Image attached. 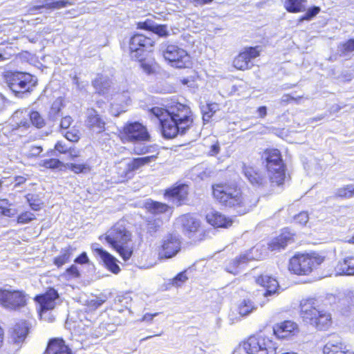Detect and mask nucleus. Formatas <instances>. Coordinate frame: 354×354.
I'll use <instances>...</instances> for the list:
<instances>
[{
    "instance_id": "obj_16",
    "label": "nucleus",
    "mask_w": 354,
    "mask_h": 354,
    "mask_svg": "<svg viewBox=\"0 0 354 354\" xmlns=\"http://www.w3.org/2000/svg\"><path fill=\"white\" fill-rule=\"evenodd\" d=\"M324 354H354L348 348L342 339L338 336H333L323 348Z\"/></svg>"
},
{
    "instance_id": "obj_32",
    "label": "nucleus",
    "mask_w": 354,
    "mask_h": 354,
    "mask_svg": "<svg viewBox=\"0 0 354 354\" xmlns=\"http://www.w3.org/2000/svg\"><path fill=\"white\" fill-rule=\"evenodd\" d=\"M157 158V156L155 155L133 158L131 162L127 164V171H134L136 170L139 169L145 165L150 163L152 161H154Z\"/></svg>"
},
{
    "instance_id": "obj_41",
    "label": "nucleus",
    "mask_w": 354,
    "mask_h": 354,
    "mask_svg": "<svg viewBox=\"0 0 354 354\" xmlns=\"http://www.w3.org/2000/svg\"><path fill=\"white\" fill-rule=\"evenodd\" d=\"M162 221L158 219H151L147 221V230L148 233L153 236L157 231L159 230L162 225Z\"/></svg>"
},
{
    "instance_id": "obj_63",
    "label": "nucleus",
    "mask_w": 354,
    "mask_h": 354,
    "mask_svg": "<svg viewBox=\"0 0 354 354\" xmlns=\"http://www.w3.org/2000/svg\"><path fill=\"white\" fill-rule=\"evenodd\" d=\"M75 262L79 264H85L89 262L88 257L86 252H82L80 256H78L75 259Z\"/></svg>"
},
{
    "instance_id": "obj_2",
    "label": "nucleus",
    "mask_w": 354,
    "mask_h": 354,
    "mask_svg": "<svg viewBox=\"0 0 354 354\" xmlns=\"http://www.w3.org/2000/svg\"><path fill=\"white\" fill-rule=\"evenodd\" d=\"M212 193L214 198L222 205L232 209L239 215L248 212L257 203V200L252 202L243 197L237 187L227 184L213 185Z\"/></svg>"
},
{
    "instance_id": "obj_21",
    "label": "nucleus",
    "mask_w": 354,
    "mask_h": 354,
    "mask_svg": "<svg viewBox=\"0 0 354 354\" xmlns=\"http://www.w3.org/2000/svg\"><path fill=\"white\" fill-rule=\"evenodd\" d=\"M188 186L180 184L166 191L165 195L169 197L170 201L177 206L180 205L187 198Z\"/></svg>"
},
{
    "instance_id": "obj_53",
    "label": "nucleus",
    "mask_w": 354,
    "mask_h": 354,
    "mask_svg": "<svg viewBox=\"0 0 354 354\" xmlns=\"http://www.w3.org/2000/svg\"><path fill=\"white\" fill-rule=\"evenodd\" d=\"M35 218V214L30 212H25L19 215L17 222L19 223H27Z\"/></svg>"
},
{
    "instance_id": "obj_40",
    "label": "nucleus",
    "mask_w": 354,
    "mask_h": 354,
    "mask_svg": "<svg viewBox=\"0 0 354 354\" xmlns=\"http://www.w3.org/2000/svg\"><path fill=\"white\" fill-rule=\"evenodd\" d=\"M11 203H10L8 199L0 198V209H1V214L3 216L11 217L15 215V210L10 208Z\"/></svg>"
},
{
    "instance_id": "obj_48",
    "label": "nucleus",
    "mask_w": 354,
    "mask_h": 354,
    "mask_svg": "<svg viewBox=\"0 0 354 354\" xmlns=\"http://www.w3.org/2000/svg\"><path fill=\"white\" fill-rule=\"evenodd\" d=\"M27 201L29 203L30 207L32 209L35 211H37L40 209L41 203L39 198H37V196L32 195V194H28L26 196Z\"/></svg>"
},
{
    "instance_id": "obj_62",
    "label": "nucleus",
    "mask_w": 354,
    "mask_h": 354,
    "mask_svg": "<svg viewBox=\"0 0 354 354\" xmlns=\"http://www.w3.org/2000/svg\"><path fill=\"white\" fill-rule=\"evenodd\" d=\"M66 272L71 277L77 278L80 276V272L76 266L72 265L66 269Z\"/></svg>"
},
{
    "instance_id": "obj_42",
    "label": "nucleus",
    "mask_w": 354,
    "mask_h": 354,
    "mask_svg": "<svg viewBox=\"0 0 354 354\" xmlns=\"http://www.w3.org/2000/svg\"><path fill=\"white\" fill-rule=\"evenodd\" d=\"M138 59L140 62L141 68L146 74L150 75L154 73L155 69L153 61L143 59V56H141V59Z\"/></svg>"
},
{
    "instance_id": "obj_52",
    "label": "nucleus",
    "mask_w": 354,
    "mask_h": 354,
    "mask_svg": "<svg viewBox=\"0 0 354 354\" xmlns=\"http://www.w3.org/2000/svg\"><path fill=\"white\" fill-rule=\"evenodd\" d=\"M187 279L188 278L185 274V271L181 272L172 279L171 283L173 286L176 287L181 286L182 284L187 280Z\"/></svg>"
},
{
    "instance_id": "obj_57",
    "label": "nucleus",
    "mask_w": 354,
    "mask_h": 354,
    "mask_svg": "<svg viewBox=\"0 0 354 354\" xmlns=\"http://www.w3.org/2000/svg\"><path fill=\"white\" fill-rule=\"evenodd\" d=\"M43 149L41 146L31 145L29 147L27 156L29 158L37 157L40 155Z\"/></svg>"
},
{
    "instance_id": "obj_18",
    "label": "nucleus",
    "mask_w": 354,
    "mask_h": 354,
    "mask_svg": "<svg viewBox=\"0 0 354 354\" xmlns=\"http://www.w3.org/2000/svg\"><path fill=\"white\" fill-rule=\"evenodd\" d=\"M93 250L97 254L103 261L106 267L113 273L118 274L120 271L119 266L117 264L116 259L100 247V245L95 243L92 245Z\"/></svg>"
},
{
    "instance_id": "obj_5",
    "label": "nucleus",
    "mask_w": 354,
    "mask_h": 354,
    "mask_svg": "<svg viewBox=\"0 0 354 354\" xmlns=\"http://www.w3.org/2000/svg\"><path fill=\"white\" fill-rule=\"evenodd\" d=\"M8 87L17 97L30 93L37 84V80L30 73L15 72L6 77Z\"/></svg>"
},
{
    "instance_id": "obj_10",
    "label": "nucleus",
    "mask_w": 354,
    "mask_h": 354,
    "mask_svg": "<svg viewBox=\"0 0 354 354\" xmlns=\"http://www.w3.org/2000/svg\"><path fill=\"white\" fill-rule=\"evenodd\" d=\"M163 56L176 68H186L191 64L190 56L187 51L176 45H167L163 50Z\"/></svg>"
},
{
    "instance_id": "obj_61",
    "label": "nucleus",
    "mask_w": 354,
    "mask_h": 354,
    "mask_svg": "<svg viewBox=\"0 0 354 354\" xmlns=\"http://www.w3.org/2000/svg\"><path fill=\"white\" fill-rule=\"evenodd\" d=\"M30 127V122L27 118L22 119L20 122H17V126L13 129L15 131L19 130L21 128H23L25 130H27Z\"/></svg>"
},
{
    "instance_id": "obj_14",
    "label": "nucleus",
    "mask_w": 354,
    "mask_h": 354,
    "mask_svg": "<svg viewBox=\"0 0 354 354\" xmlns=\"http://www.w3.org/2000/svg\"><path fill=\"white\" fill-rule=\"evenodd\" d=\"M180 250V241L179 236L176 234H168L162 241L158 250V255L160 259H169L174 257Z\"/></svg>"
},
{
    "instance_id": "obj_28",
    "label": "nucleus",
    "mask_w": 354,
    "mask_h": 354,
    "mask_svg": "<svg viewBox=\"0 0 354 354\" xmlns=\"http://www.w3.org/2000/svg\"><path fill=\"white\" fill-rule=\"evenodd\" d=\"M44 354H73L62 339L53 338L48 344Z\"/></svg>"
},
{
    "instance_id": "obj_46",
    "label": "nucleus",
    "mask_w": 354,
    "mask_h": 354,
    "mask_svg": "<svg viewBox=\"0 0 354 354\" xmlns=\"http://www.w3.org/2000/svg\"><path fill=\"white\" fill-rule=\"evenodd\" d=\"M62 162L55 158L46 159L41 162L40 165L48 169H57L62 165Z\"/></svg>"
},
{
    "instance_id": "obj_56",
    "label": "nucleus",
    "mask_w": 354,
    "mask_h": 354,
    "mask_svg": "<svg viewBox=\"0 0 354 354\" xmlns=\"http://www.w3.org/2000/svg\"><path fill=\"white\" fill-rule=\"evenodd\" d=\"M65 138L71 142H77L80 139L79 132L76 129L68 131L64 134Z\"/></svg>"
},
{
    "instance_id": "obj_12",
    "label": "nucleus",
    "mask_w": 354,
    "mask_h": 354,
    "mask_svg": "<svg viewBox=\"0 0 354 354\" xmlns=\"http://www.w3.org/2000/svg\"><path fill=\"white\" fill-rule=\"evenodd\" d=\"M123 135L126 140L133 142L150 140V135L146 127L138 122L126 124L123 127Z\"/></svg>"
},
{
    "instance_id": "obj_59",
    "label": "nucleus",
    "mask_w": 354,
    "mask_h": 354,
    "mask_svg": "<svg viewBox=\"0 0 354 354\" xmlns=\"http://www.w3.org/2000/svg\"><path fill=\"white\" fill-rule=\"evenodd\" d=\"M73 122V119L71 116H65L61 119L59 127L62 129H66L70 127Z\"/></svg>"
},
{
    "instance_id": "obj_54",
    "label": "nucleus",
    "mask_w": 354,
    "mask_h": 354,
    "mask_svg": "<svg viewBox=\"0 0 354 354\" xmlns=\"http://www.w3.org/2000/svg\"><path fill=\"white\" fill-rule=\"evenodd\" d=\"M68 168L75 174L84 173L89 170L88 167L82 164L71 163L68 165Z\"/></svg>"
},
{
    "instance_id": "obj_7",
    "label": "nucleus",
    "mask_w": 354,
    "mask_h": 354,
    "mask_svg": "<svg viewBox=\"0 0 354 354\" xmlns=\"http://www.w3.org/2000/svg\"><path fill=\"white\" fill-rule=\"evenodd\" d=\"M25 292L12 288H0V305L6 309L19 310L27 304Z\"/></svg>"
},
{
    "instance_id": "obj_24",
    "label": "nucleus",
    "mask_w": 354,
    "mask_h": 354,
    "mask_svg": "<svg viewBox=\"0 0 354 354\" xmlns=\"http://www.w3.org/2000/svg\"><path fill=\"white\" fill-rule=\"evenodd\" d=\"M292 242V234L290 232L284 230L279 236L273 239L268 243V249L272 252H279Z\"/></svg>"
},
{
    "instance_id": "obj_34",
    "label": "nucleus",
    "mask_w": 354,
    "mask_h": 354,
    "mask_svg": "<svg viewBox=\"0 0 354 354\" xmlns=\"http://www.w3.org/2000/svg\"><path fill=\"white\" fill-rule=\"evenodd\" d=\"M73 4L69 0H44L41 7L48 9H60Z\"/></svg>"
},
{
    "instance_id": "obj_47",
    "label": "nucleus",
    "mask_w": 354,
    "mask_h": 354,
    "mask_svg": "<svg viewBox=\"0 0 354 354\" xmlns=\"http://www.w3.org/2000/svg\"><path fill=\"white\" fill-rule=\"evenodd\" d=\"M153 34L158 35L159 37H167L169 35L167 27L166 25H157L155 24L151 32H149L150 37Z\"/></svg>"
},
{
    "instance_id": "obj_55",
    "label": "nucleus",
    "mask_w": 354,
    "mask_h": 354,
    "mask_svg": "<svg viewBox=\"0 0 354 354\" xmlns=\"http://www.w3.org/2000/svg\"><path fill=\"white\" fill-rule=\"evenodd\" d=\"M309 216L306 212H301L295 216V221L296 223H299L301 225H304L308 221Z\"/></svg>"
},
{
    "instance_id": "obj_35",
    "label": "nucleus",
    "mask_w": 354,
    "mask_h": 354,
    "mask_svg": "<svg viewBox=\"0 0 354 354\" xmlns=\"http://www.w3.org/2000/svg\"><path fill=\"white\" fill-rule=\"evenodd\" d=\"M62 104L61 100H55L51 105L50 111L48 112V118L51 121H57L62 116Z\"/></svg>"
},
{
    "instance_id": "obj_33",
    "label": "nucleus",
    "mask_w": 354,
    "mask_h": 354,
    "mask_svg": "<svg viewBox=\"0 0 354 354\" xmlns=\"http://www.w3.org/2000/svg\"><path fill=\"white\" fill-rule=\"evenodd\" d=\"M306 2L307 0H285L283 6L288 12L297 13L306 10Z\"/></svg>"
},
{
    "instance_id": "obj_60",
    "label": "nucleus",
    "mask_w": 354,
    "mask_h": 354,
    "mask_svg": "<svg viewBox=\"0 0 354 354\" xmlns=\"http://www.w3.org/2000/svg\"><path fill=\"white\" fill-rule=\"evenodd\" d=\"M131 298L128 295H119L115 299V304H121L127 308V305L131 301Z\"/></svg>"
},
{
    "instance_id": "obj_64",
    "label": "nucleus",
    "mask_w": 354,
    "mask_h": 354,
    "mask_svg": "<svg viewBox=\"0 0 354 354\" xmlns=\"http://www.w3.org/2000/svg\"><path fill=\"white\" fill-rule=\"evenodd\" d=\"M55 149L60 153H66L68 147L62 142H57L55 146Z\"/></svg>"
},
{
    "instance_id": "obj_45",
    "label": "nucleus",
    "mask_w": 354,
    "mask_h": 354,
    "mask_svg": "<svg viewBox=\"0 0 354 354\" xmlns=\"http://www.w3.org/2000/svg\"><path fill=\"white\" fill-rule=\"evenodd\" d=\"M106 299L107 297L106 295H102L95 297V299H91L88 302V306L92 310H95L101 306L106 301Z\"/></svg>"
},
{
    "instance_id": "obj_22",
    "label": "nucleus",
    "mask_w": 354,
    "mask_h": 354,
    "mask_svg": "<svg viewBox=\"0 0 354 354\" xmlns=\"http://www.w3.org/2000/svg\"><path fill=\"white\" fill-rule=\"evenodd\" d=\"M273 333L279 339H284L298 333V326L293 322L285 321L274 326Z\"/></svg>"
},
{
    "instance_id": "obj_8",
    "label": "nucleus",
    "mask_w": 354,
    "mask_h": 354,
    "mask_svg": "<svg viewBox=\"0 0 354 354\" xmlns=\"http://www.w3.org/2000/svg\"><path fill=\"white\" fill-rule=\"evenodd\" d=\"M248 354H276V344L268 337L262 335L250 337L243 344Z\"/></svg>"
},
{
    "instance_id": "obj_23",
    "label": "nucleus",
    "mask_w": 354,
    "mask_h": 354,
    "mask_svg": "<svg viewBox=\"0 0 354 354\" xmlns=\"http://www.w3.org/2000/svg\"><path fill=\"white\" fill-rule=\"evenodd\" d=\"M257 308V305L253 301L250 299H244L239 304L236 311L239 314V317H235L234 313L232 312L229 315V317L233 322L234 321L240 320L241 317H246Z\"/></svg>"
},
{
    "instance_id": "obj_36",
    "label": "nucleus",
    "mask_w": 354,
    "mask_h": 354,
    "mask_svg": "<svg viewBox=\"0 0 354 354\" xmlns=\"http://www.w3.org/2000/svg\"><path fill=\"white\" fill-rule=\"evenodd\" d=\"M71 248H66L61 250L60 254L54 259V263L58 268L62 266L66 263L71 257Z\"/></svg>"
},
{
    "instance_id": "obj_31",
    "label": "nucleus",
    "mask_w": 354,
    "mask_h": 354,
    "mask_svg": "<svg viewBox=\"0 0 354 354\" xmlns=\"http://www.w3.org/2000/svg\"><path fill=\"white\" fill-rule=\"evenodd\" d=\"M336 272L338 274L354 275V257H347L339 261L336 266Z\"/></svg>"
},
{
    "instance_id": "obj_27",
    "label": "nucleus",
    "mask_w": 354,
    "mask_h": 354,
    "mask_svg": "<svg viewBox=\"0 0 354 354\" xmlns=\"http://www.w3.org/2000/svg\"><path fill=\"white\" fill-rule=\"evenodd\" d=\"M28 328L24 324H17L11 335L10 341L12 343L13 349L18 350L24 341L28 334Z\"/></svg>"
},
{
    "instance_id": "obj_13",
    "label": "nucleus",
    "mask_w": 354,
    "mask_h": 354,
    "mask_svg": "<svg viewBox=\"0 0 354 354\" xmlns=\"http://www.w3.org/2000/svg\"><path fill=\"white\" fill-rule=\"evenodd\" d=\"M105 239L113 248H115L126 245L131 239V233L126 230L122 223H118L106 232Z\"/></svg>"
},
{
    "instance_id": "obj_20",
    "label": "nucleus",
    "mask_w": 354,
    "mask_h": 354,
    "mask_svg": "<svg viewBox=\"0 0 354 354\" xmlns=\"http://www.w3.org/2000/svg\"><path fill=\"white\" fill-rule=\"evenodd\" d=\"M177 223L181 226L183 232L189 237L192 233L198 230L200 226V222L189 214L180 216L177 220Z\"/></svg>"
},
{
    "instance_id": "obj_58",
    "label": "nucleus",
    "mask_w": 354,
    "mask_h": 354,
    "mask_svg": "<svg viewBox=\"0 0 354 354\" xmlns=\"http://www.w3.org/2000/svg\"><path fill=\"white\" fill-rule=\"evenodd\" d=\"M155 24L152 20L147 19L138 23V28L151 30L152 32Z\"/></svg>"
},
{
    "instance_id": "obj_30",
    "label": "nucleus",
    "mask_w": 354,
    "mask_h": 354,
    "mask_svg": "<svg viewBox=\"0 0 354 354\" xmlns=\"http://www.w3.org/2000/svg\"><path fill=\"white\" fill-rule=\"evenodd\" d=\"M145 207L151 214L159 215L167 212L170 207L168 205L151 199H148L145 203Z\"/></svg>"
},
{
    "instance_id": "obj_49",
    "label": "nucleus",
    "mask_w": 354,
    "mask_h": 354,
    "mask_svg": "<svg viewBox=\"0 0 354 354\" xmlns=\"http://www.w3.org/2000/svg\"><path fill=\"white\" fill-rule=\"evenodd\" d=\"M352 185H348L344 187L339 188L336 190L335 194L341 198H351L353 197L351 193Z\"/></svg>"
},
{
    "instance_id": "obj_37",
    "label": "nucleus",
    "mask_w": 354,
    "mask_h": 354,
    "mask_svg": "<svg viewBox=\"0 0 354 354\" xmlns=\"http://www.w3.org/2000/svg\"><path fill=\"white\" fill-rule=\"evenodd\" d=\"M27 116L29 118L32 124L37 129H41L46 124L44 119L38 111H30L27 113Z\"/></svg>"
},
{
    "instance_id": "obj_11",
    "label": "nucleus",
    "mask_w": 354,
    "mask_h": 354,
    "mask_svg": "<svg viewBox=\"0 0 354 354\" xmlns=\"http://www.w3.org/2000/svg\"><path fill=\"white\" fill-rule=\"evenodd\" d=\"M154 40L150 37L142 34H135L129 41V50L132 58L141 59L145 52L152 50Z\"/></svg>"
},
{
    "instance_id": "obj_43",
    "label": "nucleus",
    "mask_w": 354,
    "mask_h": 354,
    "mask_svg": "<svg viewBox=\"0 0 354 354\" xmlns=\"http://www.w3.org/2000/svg\"><path fill=\"white\" fill-rule=\"evenodd\" d=\"M136 145L133 147V151L136 154L138 155H142L148 153L150 152H153V149H155V147L152 145H141L138 142H136Z\"/></svg>"
},
{
    "instance_id": "obj_51",
    "label": "nucleus",
    "mask_w": 354,
    "mask_h": 354,
    "mask_svg": "<svg viewBox=\"0 0 354 354\" xmlns=\"http://www.w3.org/2000/svg\"><path fill=\"white\" fill-rule=\"evenodd\" d=\"M114 249L120 254L124 261L128 260L131 257L132 251L125 247L124 245L116 247Z\"/></svg>"
},
{
    "instance_id": "obj_15",
    "label": "nucleus",
    "mask_w": 354,
    "mask_h": 354,
    "mask_svg": "<svg viewBox=\"0 0 354 354\" xmlns=\"http://www.w3.org/2000/svg\"><path fill=\"white\" fill-rule=\"evenodd\" d=\"M259 55V47L245 48L243 51L241 52L234 59L233 65L239 70H246L250 68L252 64L251 60Z\"/></svg>"
},
{
    "instance_id": "obj_25",
    "label": "nucleus",
    "mask_w": 354,
    "mask_h": 354,
    "mask_svg": "<svg viewBox=\"0 0 354 354\" xmlns=\"http://www.w3.org/2000/svg\"><path fill=\"white\" fill-rule=\"evenodd\" d=\"M257 283L264 288L263 294L265 297L275 294L279 288V283L276 279L267 274L259 277Z\"/></svg>"
},
{
    "instance_id": "obj_1",
    "label": "nucleus",
    "mask_w": 354,
    "mask_h": 354,
    "mask_svg": "<svg viewBox=\"0 0 354 354\" xmlns=\"http://www.w3.org/2000/svg\"><path fill=\"white\" fill-rule=\"evenodd\" d=\"M150 112L160 122L162 136L167 139L184 135L193 123V113L189 106L176 102L168 109L154 106Z\"/></svg>"
},
{
    "instance_id": "obj_9",
    "label": "nucleus",
    "mask_w": 354,
    "mask_h": 354,
    "mask_svg": "<svg viewBox=\"0 0 354 354\" xmlns=\"http://www.w3.org/2000/svg\"><path fill=\"white\" fill-rule=\"evenodd\" d=\"M57 292L54 288H50L44 294L37 295L35 300L39 304V314L40 318L48 322L55 319L51 310L55 306V300L58 298Z\"/></svg>"
},
{
    "instance_id": "obj_29",
    "label": "nucleus",
    "mask_w": 354,
    "mask_h": 354,
    "mask_svg": "<svg viewBox=\"0 0 354 354\" xmlns=\"http://www.w3.org/2000/svg\"><path fill=\"white\" fill-rule=\"evenodd\" d=\"M207 222L216 227L227 228L232 225L233 221L232 218L226 217L219 212H212L208 214L206 216Z\"/></svg>"
},
{
    "instance_id": "obj_17",
    "label": "nucleus",
    "mask_w": 354,
    "mask_h": 354,
    "mask_svg": "<svg viewBox=\"0 0 354 354\" xmlns=\"http://www.w3.org/2000/svg\"><path fill=\"white\" fill-rule=\"evenodd\" d=\"M257 249L252 248L250 251L241 254L239 257L232 260L226 266V271L234 275L239 272V269L245 265L248 261L255 259L253 255L254 251Z\"/></svg>"
},
{
    "instance_id": "obj_44",
    "label": "nucleus",
    "mask_w": 354,
    "mask_h": 354,
    "mask_svg": "<svg viewBox=\"0 0 354 354\" xmlns=\"http://www.w3.org/2000/svg\"><path fill=\"white\" fill-rule=\"evenodd\" d=\"M320 12V8L318 6H313L308 8L304 15L300 17L299 21L304 20L310 21L315 17Z\"/></svg>"
},
{
    "instance_id": "obj_6",
    "label": "nucleus",
    "mask_w": 354,
    "mask_h": 354,
    "mask_svg": "<svg viewBox=\"0 0 354 354\" xmlns=\"http://www.w3.org/2000/svg\"><path fill=\"white\" fill-rule=\"evenodd\" d=\"M322 259L308 254H298L292 257L289 261L288 269L297 275H307L321 264Z\"/></svg>"
},
{
    "instance_id": "obj_26",
    "label": "nucleus",
    "mask_w": 354,
    "mask_h": 354,
    "mask_svg": "<svg viewBox=\"0 0 354 354\" xmlns=\"http://www.w3.org/2000/svg\"><path fill=\"white\" fill-rule=\"evenodd\" d=\"M243 172L249 182L254 186H263L267 183V178L252 167L244 165Z\"/></svg>"
},
{
    "instance_id": "obj_39",
    "label": "nucleus",
    "mask_w": 354,
    "mask_h": 354,
    "mask_svg": "<svg viewBox=\"0 0 354 354\" xmlns=\"http://www.w3.org/2000/svg\"><path fill=\"white\" fill-rule=\"evenodd\" d=\"M93 85L99 94H104L110 86L109 82L105 81L102 77L95 78L93 81Z\"/></svg>"
},
{
    "instance_id": "obj_50",
    "label": "nucleus",
    "mask_w": 354,
    "mask_h": 354,
    "mask_svg": "<svg viewBox=\"0 0 354 354\" xmlns=\"http://www.w3.org/2000/svg\"><path fill=\"white\" fill-rule=\"evenodd\" d=\"M339 48L344 54L354 51V39H348L346 42L341 44Z\"/></svg>"
},
{
    "instance_id": "obj_38",
    "label": "nucleus",
    "mask_w": 354,
    "mask_h": 354,
    "mask_svg": "<svg viewBox=\"0 0 354 354\" xmlns=\"http://www.w3.org/2000/svg\"><path fill=\"white\" fill-rule=\"evenodd\" d=\"M218 109V105L216 103L207 104L205 106H203V120L204 122H209L212 116Z\"/></svg>"
},
{
    "instance_id": "obj_4",
    "label": "nucleus",
    "mask_w": 354,
    "mask_h": 354,
    "mask_svg": "<svg viewBox=\"0 0 354 354\" xmlns=\"http://www.w3.org/2000/svg\"><path fill=\"white\" fill-rule=\"evenodd\" d=\"M263 158L266 162L270 183L281 185L285 178V169L280 151L277 149H267L263 153Z\"/></svg>"
},
{
    "instance_id": "obj_3",
    "label": "nucleus",
    "mask_w": 354,
    "mask_h": 354,
    "mask_svg": "<svg viewBox=\"0 0 354 354\" xmlns=\"http://www.w3.org/2000/svg\"><path fill=\"white\" fill-rule=\"evenodd\" d=\"M300 307L301 316L304 322L318 330H327L331 326L330 313L318 308L314 299L301 301Z\"/></svg>"
},
{
    "instance_id": "obj_19",
    "label": "nucleus",
    "mask_w": 354,
    "mask_h": 354,
    "mask_svg": "<svg viewBox=\"0 0 354 354\" xmlns=\"http://www.w3.org/2000/svg\"><path fill=\"white\" fill-rule=\"evenodd\" d=\"M85 122L91 130L97 133H101L105 130V122L93 109L87 110Z\"/></svg>"
}]
</instances>
